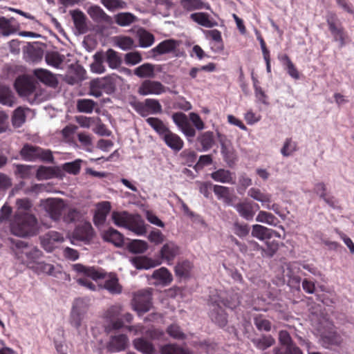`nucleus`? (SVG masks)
Returning a JSON list of instances; mask_svg holds the SVG:
<instances>
[{
  "label": "nucleus",
  "mask_w": 354,
  "mask_h": 354,
  "mask_svg": "<svg viewBox=\"0 0 354 354\" xmlns=\"http://www.w3.org/2000/svg\"><path fill=\"white\" fill-rule=\"evenodd\" d=\"M11 232L19 237H30L36 235L39 225L36 216L28 212H15L10 223Z\"/></svg>",
  "instance_id": "nucleus-1"
},
{
  "label": "nucleus",
  "mask_w": 354,
  "mask_h": 354,
  "mask_svg": "<svg viewBox=\"0 0 354 354\" xmlns=\"http://www.w3.org/2000/svg\"><path fill=\"white\" fill-rule=\"evenodd\" d=\"M111 218L115 225L127 228L138 235H143L147 232L145 221L138 214H132L127 211H113Z\"/></svg>",
  "instance_id": "nucleus-2"
},
{
  "label": "nucleus",
  "mask_w": 354,
  "mask_h": 354,
  "mask_svg": "<svg viewBox=\"0 0 354 354\" xmlns=\"http://www.w3.org/2000/svg\"><path fill=\"white\" fill-rule=\"evenodd\" d=\"M180 254V249L176 245H163L160 250V259H151L146 257H138L132 261L138 269H149L159 266L162 261L168 263L172 261Z\"/></svg>",
  "instance_id": "nucleus-3"
},
{
  "label": "nucleus",
  "mask_w": 354,
  "mask_h": 354,
  "mask_svg": "<svg viewBox=\"0 0 354 354\" xmlns=\"http://www.w3.org/2000/svg\"><path fill=\"white\" fill-rule=\"evenodd\" d=\"M20 155L24 160L35 161L39 159L43 162H53V156L50 150L43 149L42 148L25 144L20 151Z\"/></svg>",
  "instance_id": "nucleus-4"
},
{
  "label": "nucleus",
  "mask_w": 354,
  "mask_h": 354,
  "mask_svg": "<svg viewBox=\"0 0 354 354\" xmlns=\"http://www.w3.org/2000/svg\"><path fill=\"white\" fill-rule=\"evenodd\" d=\"M12 250L17 258L29 268L31 264L36 263L35 261L42 254L41 251L32 247V245H14Z\"/></svg>",
  "instance_id": "nucleus-5"
},
{
  "label": "nucleus",
  "mask_w": 354,
  "mask_h": 354,
  "mask_svg": "<svg viewBox=\"0 0 354 354\" xmlns=\"http://www.w3.org/2000/svg\"><path fill=\"white\" fill-rule=\"evenodd\" d=\"M151 289L141 290L133 295L132 306L139 315L148 312L151 307Z\"/></svg>",
  "instance_id": "nucleus-6"
},
{
  "label": "nucleus",
  "mask_w": 354,
  "mask_h": 354,
  "mask_svg": "<svg viewBox=\"0 0 354 354\" xmlns=\"http://www.w3.org/2000/svg\"><path fill=\"white\" fill-rule=\"evenodd\" d=\"M65 206L64 201L60 198H48L44 203L46 212L50 218L55 221L61 219Z\"/></svg>",
  "instance_id": "nucleus-7"
},
{
  "label": "nucleus",
  "mask_w": 354,
  "mask_h": 354,
  "mask_svg": "<svg viewBox=\"0 0 354 354\" xmlns=\"http://www.w3.org/2000/svg\"><path fill=\"white\" fill-rule=\"evenodd\" d=\"M122 311V306L117 304L110 307L105 313V317L109 320V324L105 326V330L107 333L112 330L120 329L123 327L122 321L119 319V316Z\"/></svg>",
  "instance_id": "nucleus-8"
},
{
  "label": "nucleus",
  "mask_w": 354,
  "mask_h": 354,
  "mask_svg": "<svg viewBox=\"0 0 354 354\" xmlns=\"http://www.w3.org/2000/svg\"><path fill=\"white\" fill-rule=\"evenodd\" d=\"M172 120L178 129L187 138H193L196 136V131L192 126L187 115L182 112L174 113Z\"/></svg>",
  "instance_id": "nucleus-9"
},
{
  "label": "nucleus",
  "mask_w": 354,
  "mask_h": 354,
  "mask_svg": "<svg viewBox=\"0 0 354 354\" xmlns=\"http://www.w3.org/2000/svg\"><path fill=\"white\" fill-rule=\"evenodd\" d=\"M95 236L94 229L89 222L78 224L72 233V238L78 241L90 242Z\"/></svg>",
  "instance_id": "nucleus-10"
},
{
  "label": "nucleus",
  "mask_w": 354,
  "mask_h": 354,
  "mask_svg": "<svg viewBox=\"0 0 354 354\" xmlns=\"http://www.w3.org/2000/svg\"><path fill=\"white\" fill-rule=\"evenodd\" d=\"M15 87L20 96L27 98H29L34 94L36 88L35 83L25 76L17 78L15 82Z\"/></svg>",
  "instance_id": "nucleus-11"
},
{
  "label": "nucleus",
  "mask_w": 354,
  "mask_h": 354,
  "mask_svg": "<svg viewBox=\"0 0 354 354\" xmlns=\"http://www.w3.org/2000/svg\"><path fill=\"white\" fill-rule=\"evenodd\" d=\"M220 301L212 300L209 304L210 312L209 317L212 322L219 326H225L227 322V315L221 306Z\"/></svg>",
  "instance_id": "nucleus-12"
},
{
  "label": "nucleus",
  "mask_w": 354,
  "mask_h": 354,
  "mask_svg": "<svg viewBox=\"0 0 354 354\" xmlns=\"http://www.w3.org/2000/svg\"><path fill=\"white\" fill-rule=\"evenodd\" d=\"M165 92V86L158 81L147 80L142 82L138 88V93L141 95L150 94L160 95Z\"/></svg>",
  "instance_id": "nucleus-13"
},
{
  "label": "nucleus",
  "mask_w": 354,
  "mask_h": 354,
  "mask_svg": "<svg viewBox=\"0 0 354 354\" xmlns=\"http://www.w3.org/2000/svg\"><path fill=\"white\" fill-rule=\"evenodd\" d=\"M165 145L174 151H180L184 147L183 139L169 129L161 138Z\"/></svg>",
  "instance_id": "nucleus-14"
},
{
  "label": "nucleus",
  "mask_w": 354,
  "mask_h": 354,
  "mask_svg": "<svg viewBox=\"0 0 354 354\" xmlns=\"http://www.w3.org/2000/svg\"><path fill=\"white\" fill-rule=\"evenodd\" d=\"M196 143L200 146V147L198 148V151H209L216 143L214 132L207 131L199 133L196 138Z\"/></svg>",
  "instance_id": "nucleus-15"
},
{
  "label": "nucleus",
  "mask_w": 354,
  "mask_h": 354,
  "mask_svg": "<svg viewBox=\"0 0 354 354\" xmlns=\"http://www.w3.org/2000/svg\"><path fill=\"white\" fill-rule=\"evenodd\" d=\"M106 88H113V85L109 78L94 80L91 82L89 94L99 97L102 95V90Z\"/></svg>",
  "instance_id": "nucleus-16"
},
{
  "label": "nucleus",
  "mask_w": 354,
  "mask_h": 354,
  "mask_svg": "<svg viewBox=\"0 0 354 354\" xmlns=\"http://www.w3.org/2000/svg\"><path fill=\"white\" fill-rule=\"evenodd\" d=\"M234 208L239 215L247 221L252 220L255 214L253 204L249 201L238 203L234 205Z\"/></svg>",
  "instance_id": "nucleus-17"
},
{
  "label": "nucleus",
  "mask_w": 354,
  "mask_h": 354,
  "mask_svg": "<svg viewBox=\"0 0 354 354\" xmlns=\"http://www.w3.org/2000/svg\"><path fill=\"white\" fill-rule=\"evenodd\" d=\"M33 74L40 82L48 86L55 87L57 84V80L54 75L46 69H35Z\"/></svg>",
  "instance_id": "nucleus-18"
},
{
  "label": "nucleus",
  "mask_w": 354,
  "mask_h": 354,
  "mask_svg": "<svg viewBox=\"0 0 354 354\" xmlns=\"http://www.w3.org/2000/svg\"><path fill=\"white\" fill-rule=\"evenodd\" d=\"M30 268L32 269L38 274L46 273L55 277H58V275L62 274L60 270H56V268L53 265L46 263L44 262H36L30 266Z\"/></svg>",
  "instance_id": "nucleus-19"
},
{
  "label": "nucleus",
  "mask_w": 354,
  "mask_h": 354,
  "mask_svg": "<svg viewBox=\"0 0 354 354\" xmlns=\"http://www.w3.org/2000/svg\"><path fill=\"white\" fill-rule=\"evenodd\" d=\"M151 277L156 280L154 283L156 285L166 286L172 281V275L167 268L163 267L154 270Z\"/></svg>",
  "instance_id": "nucleus-20"
},
{
  "label": "nucleus",
  "mask_w": 354,
  "mask_h": 354,
  "mask_svg": "<svg viewBox=\"0 0 354 354\" xmlns=\"http://www.w3.org/2000/svg\"><path fill=\"white\" fill-rule=\"evenodd\" d=\"M104 55V60L112 69L118 68L122 64V59L119 53L112 48L108 49L106 52L99 51Z\"/></svg>",
  "instance_id": "nucleus-21"
},
{
  "label": "nucleus",
  "mask_w": 354,
  "mask_h": 354,
  "mask_svg": "<svg viewBox=\"0 0 354 354\" xmlns=\"http://www.w3.org/2000/svg\"><path fill=\"white\" fill-rule=\"evenodd\" d=\"M127 342V337L124 335L112 336L107 345V348L111 352L120 351L126 348Z\"/></svg>",
  "instance_id": "nucleus-22"
},
{
  "label": "nucleus",
  "mask_w": 354,
  "mask_h": 354,
  "mask_svg": "<svg viewBox=\"0 0 354 354\" xmlns=\"http://www.w3.org/2000/svg\"><path fill=\"white\" fill-rule=\"evenodd\" d=\"M178 45V41L174 39H166L158 44L152 51L158 55L169 53L174 51Z\"/></svg>",
  "instance_id": "nucleus-23"
},
{
  "label": "nucleus",
  "mask_w": 354,
  "mask_h": 354,
  "mask_svg": "<svg viewBox=\"0 0 354 354\" xmlns=\"http://www.w3.org/2000/svg\"><path fill=\"white\" fill-rule=\"evenodd\" d=\"M211 178L215 181L222 183L234 184L235 180L232 173L224 169H219L211 174Z\"/></svg>",
  "instance_id": "nucleus-24"
},
{
  "label": "nucleus",
  "mask_w": 354,
  "mask_h": 354,
  "mask_svg": "<svg viewBox=\"0 0 354 354\" xmlns=\"http://www.w3.org/2000/svg\"><path fill=\"white\" fill-rule=\"evenodd\" d=\"M190 18L199 25L206 28H212L218 25L216 21L209 19V15L207 12L193 13L190 15Z\"/></svg>",
  "instance_id": "nucleus-25"
},
{
  "label": "nucleus",
  "mask_w": 354,
  "mask_h": 354,
  "mask_svg": "<svg viewBox=\"0 0 354 354\" xmlns=\"http://www.w3.org/2000/svg\"><path fill=\"white\" fill-rule=\"evenodd\" d=\"M314 192L319 196L330 207H335L336 200L334 196L328 195L326 192V186L324 183H318L315 184Z\"/></svg>",
  "instance_id": "nucleus-26"
},
{
  "label": "nucleus",
  "mask_w": 354,
  "mask_h": 354,
  "mask_svg": "<svg viewBox=\"0 0 354 354\" xmlns=\"http://www.w3.org/2000/svg\"><path fill=\"white\" fill-rule=\"evenodd\" d=\"M72 17L74 25L79 33L83 34L86 32L88 28L86 23V15L80 10H74L72 12Z\"/></svg>",
  "instance_id": "nucleus-27"
},
{
  "label": "nucleus",
  "mask_w": 354,
  "mask_h": 354,
  "mask_svg": "<svg viewBox=\"0 0 354 354\" xmlns=\"http://www.w3.org/2000/svg\"><path fill=\"white\" fill-rule=\"evenodd\" d=\"M104 241L111 243H124V236L117 230L109 227L102 232Z\"/></svg>",
  "instance_id": "nucleus-28"
},
{
  "label": "nucleus",
  "mask_w": 354,
  "mask_h": 354,
  "mask_svg": "<svg viewBox=\"0 0 354 354\" xmlns=\"http://www.w3.org/2000/svg\"><path fill=\"white\" fill-rule=\"evenodd\" d=\"M65 60V56L57 51H48L45 55L46 64L56 68H59Z\"/></svg>",
  "instance_id": "nucleus-29"
},
{
  "label": "nucleus",
  "mask_w": 354,
  "mask_h": 354,
  "mask_svg": "<svg viewBox=\"0 0 354 354\" xmlns=\"http://www.w3.org/2000/svg\"><path fill=\"white\" fill-rule=\"evenodd\" d=\"M60 170L57 167L40 166L37 171L36 176L39 180L50 179L57 177Z\"/></svg>",
  "instance_id": "nucleus-30"
},
{
  "label": "nucleus",
  "mask_w": 354,
  "mask_h": 354,
  "mask_svg": "<svg viewBox=\"0 0 354 354\" xmlns=\"http://www.w3.org/2000/svg\"><path fill=\"white\" fill-rule=\"evenodd\" d=\"M15 102V97L12 90L6 86H0V103L12 106Z\"/></svg>",
  "instance_id": "nucleus-31"
},
{
  "label": "nucleus",
  "mask_w": 354,
  "mask_h": 354,
  "mask_svg": "<svg viewBox=\"0 0 354 354\" xmlns=\"http://www.w3.org/2000/svg\"><path fill=\"white\" fill-rule=\"evenodd\" d=\"M275 233L273 230L267 228L261 225H254L252 226V235L254 237L263 241L267 239H270L272 234Z\"/></svg>",
  "instance_id": "nucleus-32"
},
{
  "label": "nucleus",
  "mask_w": 354,
  "mask_h": 354,
  "mask_svg": "<svg viewBox=\"0 0 354 354\" xmlns=\"http://www.w3.org/2000/svg\"><path fill=\"white\" fill-rule=\"evenodd\" d=\"M133 73L140 78L154 77V66L150 63H145L135 68Z\"/></svg>",
  "instance_id": "nucleus-33"
},
{
  "label": "nucleus",
  "mask_w": 354,
  "mask_h": 354,
  "mask_svg": "<svg viewBox=\"0 0 354 354\" xmlns=\"http://www.w3.org/2000/svg\"><path fill=\"white\" fill-rule=\"evenodd\" d=\"M147 124L159 135L161 138L169 129L158 118H148L146 120Z\"/></svg>",
  "instance_id": "nucleus-34"
},
{
  "label": "nucleus",
  "mask_w": 354,
  "mask_h": 354,
  "mask_svg": "<svg viewBox=\"0 0 354 354\" xmlns=\"http://www.w3.org/2000/svg\"><path fill=\"white\" fill-rule=\"evenodd\" d=\"M283 64L286 66V70L288 74L295 80H299L300 78V73L297 70V67L292 63L288 55H283L280 58Z\"/></svg>",
  "instance_id": "nucleus-35"
},
{
  "label": "nucleus",
  "mask_w": 354,
  "mask_h": 354,
  "mask_svg": "<svg viewBox=\"0 0 354 354\" xmlns=\"http://www.w3.org/2000/svg\"><path fill=\"white\" fill-rule=\"evenodd\" d=\"M135 348L144 354H154L155 349L149 342L142 338H138L133 341Z\"/></svg>",
  "instance_id": "nucleus-36"
},
{
  "label": "nucleus",
  "mask_w": 354,
  "mask_h": 354,
  "mask_svg": "<svg viewBox=\"0 0 354 354\" xmlns=\"http://www.w3.org/2000/svg\"><path fill=\"white\" fill-rule=\"evenodd\" d=\"M197 158V153L192 149H186L180 153L181 162L188 167H192Z\"/></svg>",
  "instance_id": "nucleus-37"
},
{
  "label": "nucleus",
  "mask_w": 354,
  "mask_h": 354,
  "mask_svg": "<svg viewBox=\"0 0 354 354\" xmlns=\"http://www.w3.org/2000/svg\"><path fill=\"white\" fill-rule=\"evenodd\" d=\"M192 267V264L189 261L178 262L175 267L176 274L180 277H187L189 276Z\"/></svg>",
  "instance_id": "nucleus-38"
},
{
  "label": "nucleus",
  "mask_w": 354,
  "mask_h": 354,
  "mask_svg": "<svg viewBox=\"0 0 354 354\" xmlns=\"http://www.w3.org/2000/svg\"><path fill=\"white\" fill-rule=\"evenodd\" d=\"M248 195L254 200L261 202L263 206L271 202V195L263 193L257 188H251L248 192Z\"/></svg>",
  "instance_id": "nucleus-39"
},
{
  "label": "nucleus",
  "mask_w": 354,
  "mask_h": 354,
  "mask_svg": "<svg viewBox=\"0 0 354 354\" xmlns=\"http://www.w3.org/2000/svg\"><path fill=\"white\" fill-rule=\"evenodd\" d=\"M256 221L257 222L264 223L274 226H276L279 223V220L277 217H275L272 214L265 211H260L259 212L256 217Z\"/></svg>",
  "instance_id": "nucleus-40"
},
{
  "label": "nucleus",
  "mask_w": 354,
  "mask_h": 354,
  "mask_svg": "<svg viewBox=\"0 0 354 354\" xmlns=\"http://www.w3.org/2000/svg\"><path fill=\"white\" fill-rule=\"evenodd\" d=\"M94 62L91 64V69L96 73H103L105 72L106 68L104 66V55L102 53L97 52L93 55Z\"/></svg>",
  "instance_id": "nucleus-41"
},
{
  "label": "nucleus",
  "mask_w": 354,
  "mask_h": 354,
  "mask_svg": "<svg viewBox=\"0 0 354 354\" xmlns=\"http://www.w3.org/2000/svg\"><path fill=\"white\" fill-rule=\"evenodd\" d=\"M252 342L261 350H265L271 346L274 343V339L270 336H261L260 337L254 338Z\"/></svg>",
  "instance_id": "nucleus-42"
},
{
  "label": "nucleus",
  "mask_w": 354,
  "mask_h": 354,
  "mask_svg": "<svg viewBox=\"0 0 354 354\" xmlns=\"http://www.w3.org/2000/svg\"><path fill=\"white\" fill-rule=\"evenodd\" d=\"M104 287L112 294H119L122 291V287L118 283L115 276H110L104 282Z\"/></svg>",
  "instance_id": "nucleus-43"
},
{
  "label": "nucleus",
  "mask_w": 354,
  "mask_h": 354,
  "mask_svg": "<svg viewBox=\"0 0 354 354\" xmlns=\"http://www.w3.org/2000/svg\"><path fill=\"white\" fill-rule=\"evenodd\" d=\"M298 150L297 143L291 138H286L281 149L283 156L288 157Z\"/></svg>",
  "instance_id": "nucleus-44"
},
{
  "label": "nucleus",
  "mask_w": 354,
  "mask_h": 354,
  "mask_svg": "<svg viewBox=\"0 0 354 354\" xmlns=\"http://www.w3.org/2000/svg\"><path fill=\"white\" fill-rule=\"evenodd\" d=\"M139 44L142 48H147L151 46L154 42V36L145 30H141L138 32Z\"/></svg>",
  "instance_id": "nucleus-45"
},
{
  "label": "nucleus",
  "mask_w": 354,
  "mask_h": 354,
  "mask_svg": "<svg viewBox=\"0 0 354 354\" xmlns=\"http://www.w3.org/2000/svg\"><path fill=\"white\" fill-rule=\"evenodd\" d=\"M203 32L207 39H212L218 43V49L219 50H223V46L221 32L218 30H203Z\"/></svg>",
  "instance_id": "nucleus-46"
},
{
  "label": "nucleus",
  "mask_w": 354,
  "mask_h": 354,
  "mask_svg": "<svg viewBox=\"0 0 354 354\" xmlns=\"http://www.w3.org/2000/svg\"><path fill=\"white\" fill-rule=\"evenodd\" d=\"M95 102L90 99H80L77 102V108L79 112L91 113L93 111Z\"/></svg>",
  "instance_id": "nucleus-47"
},
{
  "label": "nucleus",
  "mask_w": 354,
  "mask_h": 354,
  "mask_svg": "<svg viewBox=\"0 0 354 354\" xmlns=\"http://www.w3.org/2000/svg\"><path fill=\"white\" fill-rule=\"evenodd\" d=\"M135 19L136 17L129 12H121L115 17L116 24L121 26H129L134 22Z\"/></svg>",
  "instance_id": "nucleus-48"
},
{
  "label": "nucleus",
  "mask_w": 354,
  "mask_h": 354,
  "mask_svg": "<svg viewBox=\"0 0 354 354\" xmlns=\"http://www.w3.org/2000/svg\"><path fill=\"white\" fill-rule=\"evenodd\" d=\"M111 209V205L109 202H103L100 205V207L97 209V212H96L94 220L96 221L97 220L99 221L100 223H103L106 220V215L109 212Z\"/></svg>",
  "instance_id": "nucleus-49"
},
{
  "label": "nucleus",
  "mask_w": 354,
  "mask_h": 354,
  "mask_svg": "<svg viewBox=\"0 0 354 354\" xmlns=\"http://www.w3.org/2000/svg\"><path fill=\"white\" fill-rule=\"evenodd\" d=\"M64 241L62 234L56 231H49L44 234L41 243H54L55 242H63Z\"/></svg>",
  "instance_id": "nucleus-50"
},
{
  "label": "nucleus",
  "mask_w": 354,
  "mask_h": 354,
  "mask_svg": "<svg viewBox=\"0 0 354 354\" xmlns=\"http://www.w3.org/2000/svg\"><path fill=\"white\" fill-rule=\"evenodd\" d=\"M326 21L330 32H332L342 26V24L338 19L337 15L333 12H328L327 13L326 15Z\"/></svg>",
  "instance_id": "nucleus-51"
},
{
  "label": "nucleus",
  "mask_w": 354,
  "mask_h": 354,
  "mask_svg": "<svg viewBox=\"0 0 354 354\" xmlns=\"http://www.w3.org/2000/svg\"><path fill=\"white\" fill-rule=\"evenodd\" d=\"M16 168L15 174L23 179L30 178L32 175V170L34 168L33 166L17 164L15 165Z\"/></svg>",
  "instance_id": "nucleus-52"
},
{
  "label": "nucleus",
  "mask_w": 354,
  "mask_h": 354,
  "mask_svg": "<svg viewBox=\"0 0 354 354\" xmlns=\"http://www.w3.org/2000/svg\"><path fill=\"white\" fill-rule=\"evenodd\" d=\"M88 308V299L78 298L74 301L72 310L76 311V313H79L85 315L87 312Z\"/></svg>",
  "instance_id": "nucleus-53"
},
{
  "label": "nucleus",
  "mask_w": 354,
  "mask_h": 354,
  "mask_svg": "<svg viewBox=\"0 0 354 354\" xmlns=\"http://www.w3.org/2000/svg\"><path fill=\"white\" fill-rule=\"evenodd\" d=\"M254 324L260 331H270L272 324L270 322L262 315H257L254 317Z\"/></svg>",
  "instance_id": "nucleus-54"
},
{
  "label": "nucleus",
  "mask_w": 354,
  "mask_h": 354,
  "mask_svg": "<svg viewBox=\"0 0 354 354\" xmlns=\"http://www.w3.org/2000/svg\"><path fill=\"white\" fill-rule=\"evenodd\" d=\"M233 232L241 238L245 237L250 232V227L248 225L240 223L238 221L234 222L232 228Z\"/></svg>",
  "instance_id": "nucleus-55"
},
{
  "label": "nucleus",
  "mask_w": 354,
  "mask_h": 354,
  "mask_svg": "<svg viewBox=\"0 0 354 354\" xmlns=\"http://www.w3.org/2000/svg\"><path fill=\"white\" fill-rule=\"evenodd\" d=\"M116 45L124 50L131 49L134 41L132 38L127 36H120L115 37Z\"/></svg>",
  "instance_id": "nucleus-56"
},
{
  "label": "nucleus",
  "mask_w": 354,
  "mask_h": 354,
  "mask_svg": "<svg viewBox=\"0 0 354 354\" xmlns=\"http://www.w3.org/2000/svg\"><path fill=\"white\" fill-rule=\"evenodd\" d=\"M264 354H302V352L299 347H275L271 352Z\"/></svg>",
  "instance_id": "nucleus-57"
},
{
  "label": "nucleus",
  "mask_w": 354,
  "mask_h": 354,
  "mask_svg": "<svg viewBox=\"0 0 354 354\" xmlns=\"http://www.w3.org/2000/svg\"><path fill=\"white\" fill-rule=\"evenodd\" d=\"M181 5L185 10L192 11L203 8L205 3L201 0H181Z\"/></svg>",
  "instance_id": "nucleus-58"
},
{
  "label": "nucleus",
  "mask_w": 354,
  "mask_h": 354,
  "mask_svg": "<svg viewBox=\"0 0 354 354\" xmlns=\"http://www.w3.org/2000/svg\"><path fill=\"white\" fill-rule=\"evenodd\" d=\"M90 16L95 21H106L109 17L99 6H94L89 10Z\"/></svg>",
  "instance_id": "nucleus-59"
},
{
  "label": "nucleus",
  "mask_w": 354,
  "mask_h": 354,
  "mask_svg": "<svg viewBox=\"0 0 354 354\" xmlns=\"http://www.w3.org/2000/svg\"><path fill=\"white\" fill-rule=\"evenodd\" d=\"M279 341L284 347H297L292 342L290 332L282 330L279 332Z\"/></svg>",
  "instance_id": "nucleus-60"
},
{
  "label": "nucleus",
  "mask_w": 354,
  "mask_h": 354,
  "mask_svg": "<svg viewBox=\"0 0 354 354\" xmlns=\"http://www.w3.org/2000/svg\"><path fill=\"white\" fill-rule=\"evenodd\" d=\"M145 106L147 108V112L157 114L161 113L162 111V106L160 104L159 101L156 99L147 98L146 99V104Z\"/></svg>",
  "instance_id": "nucleus-61"
},
{
  "label": "nucleus",
  "mask_w": 354,
  "mask_h": 354,
  "mask_svg": "<svg viewBox=\"0 0 354 354\" xmlns=\"http://www.w3.org/2000/svg\"><path fill=\"white\" fill-rule=\"evenodd\" d=\"M213 190L219 199L223 198L225 201L230 200V189L229 187L215 185L213 187Z\"/></svg>",
  "instance_id": "nucleus-62"
},
{
  "label": "nucleus",
  "mask_w": 354,
  "mask_h": 354,
  "mask_svg": "<svg viewBox=\"0 0 354 354\" xmlns=\"http://www.w3.org/2000/svg\"><path fill=\"white\" fill-rule=\"evenodd\" d=\"M161 354H188L183 348L176 344H166L160 349Z\"/></svg>",
  "instance_id": "nucleus-63"
},
{
  "label": "nucleus",
  "mask_w": 354,
  "mask_h": 354,
  "mask_svg": "<svg viewBox=\"0 0 354 354\" xmlns=\"http://www.w3.org/2000/svg\"><path fill=\"white\" fill-rule=\"evenodd\" d=\"M81 160H76L73 162H66L63 165V169L68 174L77 175L80 173L81 168Z\"/></svg>",
  "instance_id": "nucleus-64"
}]
</instances>
